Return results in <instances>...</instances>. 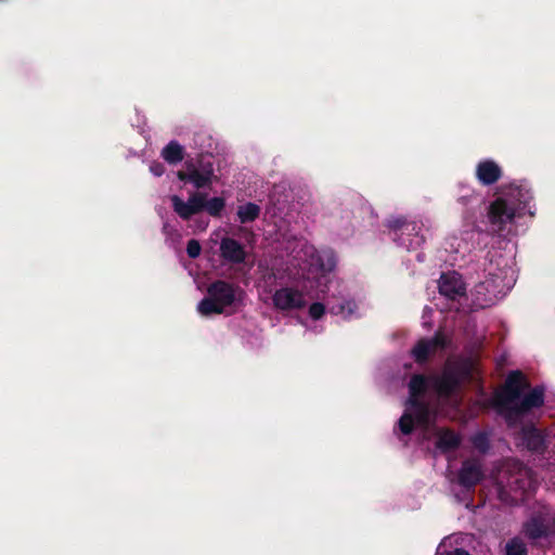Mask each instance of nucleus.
<instances>
[{"label": "nucleus", "instance_id": "9b49d317", "mask_svg": "<svg viewBox=\"0 0 555 555\" xmlns=\"http://www.w3.org/2000/svg\"><path fill=\"white\" fill-rule=\"evenodd\" d=\"M440 295L450 300H456L466 295V285L462 275L455 271L442 273L438 281Z\"/></svg>", "mask_w": 555, "mask_h": 555}, {"label": "nucleus", "instance_id": "c85d7f7f", "mask_svg": "<svg viewBox=\"0 0 555 555\" xmlns=\"http://www.w3.org/2000/svg\"><path fill=\"white\" fill-rule=\"evenodd\" d=\"M198 170L201 172H205V171H210L209 173V177L212 179L214 178V165L210 160H205V157H201L199 160H198Z\"/></svg>", "mask_w": 555, "mask_h": 555}, {"label": "nucleus", "instance_id": "4be33fe9", "mask_svg": "<svg viewBox=\"0 0 555 555\" xmlns=\"http://www.w3.org/2000/svg\"><path fill=\"white\" fill-rule=\"evenodd\" d=\"M225 207V201L222 197L206 198L205 210L212 217H220Z\"/></svg>", "mask_w": 555, "mask_h": 555}, {"label": "nucleus", "instance_id": "6e6552de", "mask_svg": "<svg viewBox=\"0 0 555 555\" xmlns=\"http://www.w3.org/2000/svg\"><path fill=\"white\" fill-rule=\"evenodd\" d=\"M524 531L530 540H540L555 535V513L539 512L533 514L526 521Z\"/></svg>", "mask_w": 555, "mask_h": 555}, {"label": "nucleus", "instance_id": "ddd939ff", "mask_svg": "<svg viewBox=\"0 0 555 555\" xmlns=\"http://www.w3.org/2000/svg\"><path fill=\"white\" fill-rule=\"evenodd\" d=\"M502 177L501 167L492 159H485L476 166V178L482 185H492Z\"/></svg>", "mask_w": 555, "mask_h": 555}, {"label": "nucleus", "instance_id": "dca6fc26", "mask_svg": "<svg viewBox=\"0 0 555 555\" xmlns=\"http://www.w3.org/2000/svg\"><path fill=\"white\" fill-rule=\"evenodd\" d=\"M429 382H430V376L428 377L424 374H413L408 384V389H409L408 400L423 399L424 395L428 390Z\"/></svg>", "mask_w": 555, "mask_h": 555}, {"label": "nucleus", "instance_id": "2eb2a0df", "mask_svg": "<svg viewBox=\"0 0 555 555\" xmlns=\"http://www.w3.org/2000/svg\"><path fill=\"white\" fill-rule=\"evenodd\" d=\"M461 442V436L450 428H441L437 431L436 448L442 453L456 450Z\"/></svg>", "mask_w": 555, "mask_h": 555}, {"label": "nucleus", "instance_id": "39448f33", "mask_svg": "<svg viewBox=\"0 0 555 555\" xmlns=\"http://www.w3.org/2000/svg\"><path fill=\"white\" fill-rule=\"evenodd\" d=\"M408 410L398 421V426L403 435H411L414 430L415 423L427 428L433 418V411L428 402L424 399L406 400Z\"/></svg>", "mask_w": 555, "mask_h": 555}, {"label": "nucleus", "instance_id": "7c9ffc66", "mask_svg": "<svg viewBox=\"0 0 555 555\" xmlns=\"http://www.w3.org/2000/svg\"><path fill=\"white\" fill-rule=\"evenodd\" d=\"M440 555H470L468 551L464 550V548H461V547H456L452 551H448V552H444V553H441Z\"/></svg>", "mask_w": 555, "mask_h": 555}, {"label": "nucleus", "instance_id": "9d476101", "mask_svg": "<svg viewBox=\"0 0 555 555\" xmlns=\"http://www.w3.org/2000/svg\"><path fill=\"white\" fill-rule=\"evenodd\" d=\"M273 306L280 311L298 310L306 306L304 294L293 287L276 289L272 296Z\"/></svg>", "mask_w": 555, "mask_h": 555}, {"label": "nucleus", "instance_id": "c756f323", "mask_svg": "<svg viewBox=\"0 0 555 555\" xmlns=\"http://www.w3.org/2000/svg\"><path fill=\"white\" fill-rule=\"evenodd\" d=\"M150 171L155 177H162L165 173V166L162 163H159V162H153L150 165Z\"/></svg>", "mask_w": 555, "mask_h": 555}, {"label": "nucleus", "instance_id": "4468645a", "mask_svg": "<svg viewBox=\"0 0 555 555\" xmlns=\"http://www.w3.org/2000/svg\"><path fill=\"white\" fill-rule=\"evenodd\" d=\"M530 486L529 472L525 467H519L517 473L512 475L507 481L509 490L518 494L521 501L525 499Z\"/></svg>", "mask_w": 555, "mask_h": 555}, {"label": "nucleus", "instance_id": "a878e982", "mask_svg": "<svg viewBox=\"0 0 555 555\" xmlns=\"http://www.w3.org/2000/svg\"><path fill=\"white\" fill-rule=\"evenodd\" d=\"M194 210L199 214L205 210L206 206V193L194 192L189 197Z\"/></svg>", "mask_w": 555, "mask_h": 555}, {"label": "nucleus", "instance_id": "7ed1b4c3", "mask_svg": "<svg viewBox=\"0 0 555 555\" xmlns=\"http://www.w3.org/2000/svg\"><path fill=\"white\" fill-rule=\"evenodd\" d=\"M468 371L457 363L447 362L438 375H431L430 382L434 390L441 398H450L461 387Z\"/></svg>", "mask_w": 555, "mask_h": 555}, {"label": "nucleus", "instance_id": "6ab92c4d", "mask_svg": "<svg viewBox=\"0 0 555 555\" xmlns=\"http://www.w3.org/2000/svg\"><path fill=\"white\" fill-rule=\"evenodd\" d=\"M173 211L182 219L190 220L197 212L194 210L190 199L184 202L180 196L172 195L170 197Z\"/></svg>", "mask_w": 555, "mask_h": 555}, {"label": "nucleus", "instance_id": "cd10ccee", "mask_svg": "<svg viewBox=\"0 0 555 555\" xmlns=\"http://www.w3.org/2000/svg\"><path fill=\"white\" fill-rule=\"evenodd\" d=\"M325 313V306L321 302H313L309 307V315L313 320H319Z\"/></svg>", "mask_w": 555, "mask_h": 555}, {"label": "nucleus", "instance_id": "b1692460", "mask_svg": "<svg viewBox=\"0 0 555 555\" xmlns=\"http://www.w3.org/2000/svg\"><path fill=\"white\" fill-rule=\"evenodd\" d=\"M506 555H528L526 544L518 538H513L506 543L505 546Z\"/></svg>", "mask_w": 555, "mask_h": 555}, {"label": "nucleus", "instance_id": "2f4dec72", "mask_svg": "<svg viewBox=\"0 0 555 555\" xmlns=\"http://www.w3.org/2000/svg\"><path fill=\"white\" fill-rule=\"evenodd\" d=\"M186 170L184 173H191L192 171H198V168L195 166L193 162H185Z\"/></svg>", "mask_w": 555, "mask_h": 555}, {"label": "nucleus", "instance_id": "5701e85b", "mask_svg": "<svg viewBox=\"0 0 555 555\" xmlns=\"http://www.w3.org/2000/svg\"><path fill=\"white\" fill-rule=\"evenodd\" d=\"M498 498L501 502L508 505H516L519 501H521L518 494L514 493L509 490L508 487H504L503 485H498Z\"/></svg>", "mask_w": 555, "mask_h": 555}, {"label": "nucleus", "instance_id": "a211bd4d", "mask_svg": "<svg viewBox=\"0 0 555 555\" xmlns=\"http://www.w3.org/2000/svg\"><path fill=\"white\" fill-rule=\"evenodd\" d=\"M184 154V147L176 140L170 141L160 152V156L169 165H177L182 162Z\"/></svg>", "mask_w": 555, "mask_h": 555}, {"label": "nucleus", "instance_id": "423d86ee", "mask_svg": "<svg viewBox=\"0 0 555 555\" xmlns=\"http://www.w3.org/2000/svg\"><path fill=\"white\" fill-rule=\"evenodd\" d=\"M483 479L485 470L481 461L477 457H468L462 462L452 481L465 491H474Z\"/></svg>", "mask_w": 555, "mask_h": 555}, {"label": "nucleus", "instance_id": "f8f14e48", "mask_svg": "<svg viewBox=\"0 0 555 555\" xmlns=\"http://www.w3.org/2000/svg\"><path fill=\"white\" fill-rule=\"evenodd\" d=\"M220 255L224 261L240 264L245 261L247 254L242 243L232 237H223L220 242Z\"/></svg>", "mask_w": 555, "mask_h": 555}, {"label": "nucleus", "instance_id": "f03ea898", "mask_svg": "<svg viewBox=\"0 0 555 555\" xmlns=\"http://www.w3.org/2000/svg\"><path fill=\"white\" fill-rule=\"evenodd\" d=\"M245 291L224 280H216L207 287V296L197 305L202 315L222 314L227 309L237 310L243 306Z\"/></svg>", "mask_w": 555, "mask_h": 555}, {"label": "nucleus", "instance_id": "393cba45", "mask_svg": "<svg viewBox=\"0 0 555 555\" xmlns=\"http://www.w3.org/2000/svg\"><path fill=\"white\" fill-rule=\"evenodd\" d=\"M473 446L481 453H486L490 448L487 434L478 433L472 438Z\"/></svg>", "mask_w": 555, "mask_h": 555}, {"label": "nucleus", "instance_id": "aec40b11", "mask_svg": "<svg viewBox=\"0 0 555 555\" xmlns=\"http://www.w3.org/2000/svg\"><path fill=\"white\" fill-rule=\"evenodd\" d=\"M260 211L261 208L259 205L249 202L238 206L237 218L241 223L254 222L256 219L259 218Z\"/></svg>", "mask_w": 555, "mask_h": 555}, {"label": "nucleus", "instance_id": "0eeeda50", "mask_svg": "<svg viewBox=\"0 0 555 555\" xmlns=\"http://www.w3.org/2000/svg\"><path fill=\"white\" fill-rule=\"evenodd\" d=\"M516 211L514 205L507 199L499 197L494 199L488 208V219L493 233H501L505 230L507 223L515 219Z\"/></svg>", "mask_w": 555, "mask_h": 555}, {"label": "nucleus", "instance_id": "bb28decb", "mask_svg": "<svg viewBox=\"0 0 555 555\" xmlns=\"http://www.w3.org/2000/svg\"><path fill=\"white\" fill-rule=\"evenodd\" d=\"M202 251V246L199 242L195 238H192L186 244V254L191 259H196L199 257Z\"/></svg>", "mask_w": 555, "mask_h": 555}, {"label": "nucleus", "instance_id": "20e7f679", "mask_svg": "<svg viewBox=\"0 0 555 555\" xmlns=\"http://www.w3.org/2000/svg\"><path fill=\"white\" fill-rule=\"evenodd\" d=\"M387 227L391 231L392 240L409 250L416 249L425 242L424 236L420 235L421 225L416 221L396 217L387 221Z\"/></svg>", "mask_w": 555, "mask_h": 555}, {"label": "nucleus", "instance_id": "f257e3e1", "mask_svg": "<svg viewBox=\"0 0 555 555\" xmlns=\"http://www.w3.org/2000/svg\"><path fill=\"white\" fill-rule=\"evenodd\" d=\"M526 375L519 371L507 374L504 384L494 391L490 405L500 415L508 429H516L514 438L517 447L535 455H543L548 449L547 431L533 422L525 423V417L545 402L544 388H530Z\"/></svg>", "mask_w": 555, "mask_h": 555}, {"label": "nucleus", "instance_id": "f3484780", "mask_svg": "<svg viewBox=\"0 0 555 555\" xmlns=\"http://www.w3.org/2000/svg\"><path fill=\"white\" fill-rule=\"evenodd\" d=\"M210 171L201 172L192 171L191 173H184V170H179L177 177L184 183H192L196 189H203L211 184L212 179L209 177Z\"/></svg>", "mask_w": 555, "mask_h": 555}, {"label": "nucleus", "instance_id": "1a4fd4ad", "mask_svg": "<svg viewBox=\"0 0 555 555\" xmlns=\"http://www.w3.org/2000/svg\"><path fill=\"white\" fill-rule=\"evenodd\" d=\"M448 346V340L442 332L438 331L431 338H422L420 339L411 353L418 364H424L428 361L430 354L435 353L437 350L446 349Z\"/></svg>", "mask_w": 555, "mask_h": 555}, {"label": "nucleus", "instance_id": "412c9836", "mask_svg": "<svg viewBox=\"0 0 555 555\" xmlns=\"http://www.w3.org/2000/svg\"><path fill=\"white\" fill-rule=\"evenodd\" d=\"M358 309L354 300L348 299L331 307V312L334 314H341L344 318H350Z\"/></svg>", "mask_w": 555, "mask_h": 555}]
</instances>
